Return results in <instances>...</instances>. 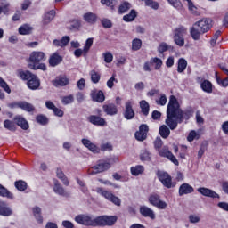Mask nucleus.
<instances>
[{
  "label": "nucleus",
  "instance_id": "obj_1",
  "mask_svg": "<svg viewBox=\"0 0 228 228\" xmlns=\"http://www.w3.org/2000/svg\"><path fill=\"white\" fill-rule=\"evenodd\" d=\"M191 117V110H183L181 103L175 95L169 97V102L167 107L166 124L171 131L177 129L178 124H183L184 120H190Z\"/></svg>",
  "mask_w": 228,
  "mask_h": 228
},
{
  "label": "nucleus",
  "instance_id": "obj_2",
  "mask_svg": "<svg viewBox=\"0 0 228 228\" xmlns=\"http://www.w3.org/2000/svg\"><path fill=\"white\" fill-rule=\"evenodd\" d=\"M75 222L81 225L91 227H104L106 225H115L117 216H101L95 218L88 215H78L75 217Z\"/></svg>",
  "mask_w": 228,
  "mask_h": 228
},
{
  "label": "nucleus",
  "instance_id": "obj_3",
  "mask_svg": "<svg viewBox=\"0 0 228 228\" xmlns=\"http://www.w3.org/2000/svg\"><path fill=\"white\" fill-rule=\"evenodd\" d=\"M28 69L32 70H47V67L41 61H45V53L44 52H32L29 56Z\"/></svg>",
  "mask_w": 228,
  "mask_h": 228
},
{
  "label": "nucleus",
  "instance_id": "obj_4",
  "mask_svg": "<svg viewBox=\"0 0 228 228\" xmlns=\"http://www.w3.org/2000/svg\"><path fill=\"white\" fill-rule=\"evenodd\" d=\"M18 76L23 81H28L27 85L30 90H37L40 86V80L38 77L29 71L18 70Z\"/></svg>",
  "mask_w": 228,
  "mask_h": 228
},
{
  "label": "nucleus",
  "instance_id": "obj_5",
  "mask_svg": "<svg viewBox=\"0 0 228 228\" xmlns=\"http://www.w3.org/2000/svg\"><path fill=\"white\" fill-rule=\"evenodd\" d=\"M115 163V160L112 159H108L106 160H100L97 165L90 167L87 170V174L89 175H95V174H101L102 172H106V170H110L111 168V164Z\"/></svg>",
  "mask_w": 228,
  "mask_h": 228
},
{
  "label": "nucleus",
  "instance_id": "obj_6",
  "mask_svg": "<svg viewBox=\"0 0 228 228\" xmlns=\"http://www.w3.org/2000/svg\"><path fill=\"white\" fill-rule=\"evenodd\" d=\"M157 176L166 188H174L175 186V183L172 182V176L168 173L159 171Z\"/></svg>",
  "mask_w": 228,
  "mask_h": 228
},
{
  "label": "nucleus",
  "instance_id": "obj_7",
  "mask_svg": "<svg viewBox=\"0 0 228 228\" xmlns=\"http://www.w3.org/2000/svg\"><path fill=\"white\" fill-rule=\"evenodd\" d=\"M188 33V30L184 27H179L175 29L174 40L176 45L183 47L184 45V36Z\"/></svg>",
  "mask_w": 228,
  "mask_h": 228
},
{
  "label": "nucleus",
  "instance_id": "obj_8",
  "mask_svg": "<svg viewBox=\"0 0 228 228\" xmlns=\"http://www.w3.org/2000/svg\"><path fill=\"white\" fill-rule=\"evenodd\" d=\"M194 26H196V28H199L200 33H208V31H209V29H211V28L213 27V20H211V19L209 18H204L200 21L196 22Z\"/></svg>",
  "mask_w": 228,
  "mask_h": 228
},
{
  "label": "nucleus",
  "instance_id": "obj_9",
  "mask_svg": "<svg viewBox=\"0 0 228 228\" xmlns=\"http://www.w3.org/2000/svg\"><path fill=\"white\" fill-rule=\"evenodd\" d=\"M159 154L162 158H167L174 165L179 166V160H177V158L172 154L170 151H168V148L167 146L163 147L162 149L159 150Z\"/></svg>",
  "mask_w": 228,
  "mask_h": 228
},
{
  "label": "nucleus",
  "instance_id": "obj_10",
  "mask_svg": "<svg viewBox=\"0 0 228 228\" xmlns=\"http://www.w3.org/2000/svg\"><path fill=\"white\" fill-rule=\"evenodd\" d=\"M133 102L127 101L125 103L123 115L126 120H133L134 118V110L133 109Z\"/></svg>",
  "mask_w": 228,
  "mask_h": 228
},
{
  "label": "nucleus",
  "instance_id": "obj_11",
  "mask_svg": "<svg viewBox=\"0 0 228 228\" xmlns=\"http://www.w3.org/2000/svg\"><path fill=\"white\" fill-rule=\"evenodd\" d=\"M150 204L159 208V209H165L167 208V203L159 200V196L158 194H151L149 198Z\"/></svg>",
  "mask_w": 228,
  "mask_h": 228
},
{
  "label": "nucleus",
  "instance_id": "obj_12",
  "mask_svg": "<svg viewBox=\"0 0 228 228\" xmlns=\"http://www.w3.org/2000/svg\"><path fill=\"white\" fill-rule=\"evenodd\" d=\"M70 81L65 75H60L55 77V79L52 80V84L53 86H56V88H60L61 86H67Z\"/></svg>",
  "mask_w": 228,
  "mask_h": 228
},
{
  "label": "nucleus",
  "instance_id": "obj_13",
  "mask_svg": "<svg viewBox=\"0 0 228 228\" xmlns=\"http://www.w3.org/2000/svg\"><path fill=\"white\" fill-rule=\"evenodd\" d=\"M53 191L57 195H61V197H69L70 193H69L63 186H61V183L56 179L53 180Z\"/></svg>",
  "mask_w": 228,
  "mask_h": 228
},
{
  "label": "nucleus",
  "instance_id": "obj_14",
  "mask_svg": "<svg viewBox=\"0 0 228 228\" xmlns=\"http://www.w3.org/2000/svg\"><path fill=\"white\" fill-rule=\"evenodd\" d=\"M147 133H149V126L141 125L139 131L135 133V138L138 142H143L147 138Z\"/></svg>",
  "mask_w": 228,
  "mask_h": 228
},
{
  "label": "nucleus",
  "instance_id": "obj_15",
  "mask_svg": "<svg viewBox=\"0 0 228 228\" xmlns=\"http://www.w3.org/2000/svg\"><path fill=\"white\" fill-rule=\"evenodd\" d=\"M91 98L95 102H104V101L106 100L104 93L97 89H94L91 92Z\"/></svg>",
  "mask_w": 228,
  "mask_h": 228
},
{
  "label": "nucleus",
  "instance_id": "obj_16",
  "mask_svg": "<svg viewBox=\"0 0 228 228\" xmlns=\"http://www.w3.org/2000/svg\"><path fill=\"white\" fill-rule=\"evenodd\" d=\"M0 215L1 216H12L13 215V210L8 207V204L4 201H0Z\"/></svg>",
  "mask_w": 228,
  "mask_h": 228
},
{
  "label": "nucleus",
  "instance_id": "obj_17",
  "mask_svg": "<svg viewBox=\"0 0 228 228\" xmlns=\"http://www.w3.org/2000/svg\"><path fill=\"white\" fill-rule=\"evenodd\" d=\"M87 120L94 126H106V120L99 116L91 115L87 118Z\"/></svg>",
  "mask_w": 228,
  "mask_h": 228
},
{
  "label": "nucleus",
  "instance_id": "obj_18",
  "mask_svg": "<svg viewBox=\"0 0 228 228\" xmlns=\"http://www.w3.org/2000/svg\"><path fill=\"white\" fill-rule=\"evenodd\" d=\"M102 109L107 115L113 116L118 113V109H117V105H115L114 103L104 104L102 106Z\"/></svg>",
  "mask_w": 228,
  "mask_h": 228
},
{
  "label": "nucleus",
  "instance_id": "obj_19",
  "mask_svg": "<svg viewBox=\"0 0 228 228\" xmlns=\"http://www.w3.org/2000/svg\"><path fill=\"white\" fill-rule=\"evenodd\" d=\"M198 191L199 193H201V195H204V197H211L212 199H218L220 197L213 190L204 187L199 188Z\"/></svg>",
  "mask_w": 228,
  "mask_h": 228
},
{
  "label": "nucleus",
  "instance_id": "obj_20",
  "mask_svg": "<svg viewBox=\"0 0 228 228\" xmlns=\"http://www.w3.org/2000/svg\"><path fill=\"white\" fill-rule=\"evenodd\" d=\"M14 122L17 124V126H19V127H21V129H24L25 131L29 129V124H28L26 118L20 115L14 118Z\"/></svg>",
  "mask_w": 228,
  "mask_h": 228
},
{
  "label": "nucleus",
  "instance_id": "obj_21",
  "mask_svg": "<svg viewBox=\"0 0 228 228\" xmlns=\"http://www.w3.org/2000/svg\"><path fill=\"white\" fill-rule=\"evenodd\" d=\"M63 61V57L58 53V52H55L53 55L50 56L49 63L51 67H56V65H60Z\"/></svg>",
  "mask_w": 228,
  "mask_h": 228
},
{
  "label": "nucleus",
  "instance_id": "obj_22",
  "mask_svg": "<svg viewBox=\"0 0 228 228\" xmlns=\"http://www.w3.org/2000/svg\"><path fill=\"white\" fill-rule=\"evenodd\" d=\"M82 143L85 147H86V149L91 151V152H94V154L99 153V151H100L99 147H97V145L93 143L92 141L88 139H82Z\"/></svg>",
  "mask_w": 228,
  "mask_h": 228
},
{
  "label": "nucleus",
  "instance_id": "obj_23",
  "mask_svg": "<svg viewBox=\"0 0 228 228\" xmlns=\"http://www.w3.org/2000/svg\"><path fill=\"white\" fill-rule=\"evenodd\" d=\"M140 213L142 216L151 218V220H154L156 218V215H154V211L149 208V207H146V206L141 207Z\"/></svg>",
  "mask_w": 228,
  "mask_h": 228
},
{
  "label": "nucleus",
  "instance_id": "obj_24",
  "mask_svg": "<svg viewBox=\"0 0 228 228\" xmlns=\"http://www.w3.org/2000/svg\"><path fill=\"white\" fill-rule=\"evenodd\" d=\"M194 189L188 183H183L179 188V195L183 197V195H188L189 193H193Z\"/></svg>",
  "mask_w": 228,
  "mask_h": 228
},
{
  "label": "nucleus",
  "instance_id": "obj_25",
  "mask_svg": "<svg viewBox=\"0 0 228 228\" xmlns=\"http://www.w3.org/2000/svg\"><path fill=\"white\" fill-rule=\"evenodd\" d=\"M70 42V37L69 36L63 37L61 40H53V45L55 47H65Z\"/></svg>",
  "mask_w": 228,
  "mask_h": 228
},
{
  "label": "nucleus",
  "instance_id": "obj_26",
  "mask_svg": "<svg viewBox=\"0 0 228 228\" xmlns=\"http://www.w3.org/2000/svg\"><path fill=\"white\" fill-rule=\"evenodd\" d=\"M0 197H5L6 199L12 200L13 193L10 192L8 189H6L4 186L0 184Z\"/></svg>",
  "mask_w": 228,
  "mask_h": 228
},
{
  "label": "nucleus",
  "instance_id": "obj_27",
  "mask_svg": "<svg viewBox=\"0 0 228 228\" xmlns=\"http://www.w3.org/2000/svg\"><path fill=\"white\" fill-rule=\"evenodd\" d=\"M56 174H57L58 179H61L64 186H69V184H70V183L69 182V178H67V176L65 175L63 171H61V169L58 168L56 171Z\"/></svg>",
  "mask_w": 228,
  "mask_h": 228
},
{
  "label": "nucleus",
  "instance_id": "obj_28",
  "mask_svg": "<svg viewBox=\"0 0 228 228\" xmlns=\"http://www.w3.org/2000/svg\"><path fill=\"white\" fill-rule=\"evenodd\" d=\"M201 89L203 92H207V94H211L213 92V85L209 80H204L201 85Z\"/></svg>",
  "mask_w": 228,
  "mask_h": 228
},
{
  "label": "nucleus",
  "instance_id": "obj_29",
  "mask_svg": "<svg viewBox=\"0 0 228 228\" xmlns=\"http://www.w3.org/2000/svg\"><path fill=\"white\" fill-rule=\"evenodd\" d=\"M186 67H188V61L184 59L181 58L178 60L177 72L179 74H183L184 70H186Z\"/></svg>",
  "mask_w": 228,
  "mask_h": 228
},
{
  "label": "nucleus",
  "instance_id": "obj_30",
  "mask_svg": "<svg viewBox=\"0 0 228 228\" xmlns=\"http://www.w3.org/2000/svg\"><path fill=\"white\" fill-rule=\"evenodd\" d=\"M20 108L24 111H28V112L35 111V106H33V104L28 102H20Z\"/></svg>",
  "mask_w": 228,
  "mask_h": 228
},
{
  "label": "nucleus",
  "instance_id": "obj_31",
  "mask_svg": "<svg viewBox=\"0 0 228 228\" xmlns=\"http://www.w3.org/2000/svg\"><path fill=\"white\" fill-rule=\"evenodd\" d=\"M190 34H191V37L193 38V40H200V35H202V32H200V30L197 29L196 26H193L190 29Z\"/></svg>",
  "mask_w": 228,
  "mask_h": 228
},
{
  "label": "nucleus",
  "instance_id": "obj_32",
  "mask_svg": "<svg viewBox=\"0 0 228 228\" xmlns=\"http://www.w3.org/2000/svg\"><path fill=\"white\" fill-rule=\"evenodd\" d=\"M54 15H56V12L54 10H51L46 12L43 20L44 24H49V22L54 19Z\"/></svg>",
  "mask_w": 228,
  "mask_h": 228
},
{
  "label": "nucleus",
  "instance_id": "obj_33",
  "mask_svg": "<svg viewBox=\"0 0 228 228\" xmlns=\"http://www.w3.org/2000/svg\"><path fill=\"white\" fill-rule=\"evenodd\" d=\"M159 133L161 137L168 138V136H170V128H168V126H167L166 125H162L159 127Z\"/></svg>",
  "mask_w": 228,
  "mask_h": 228
},
{
  "label": "nucleus",
  "instance_id": "obj_34",
  "mask_svg": "<svg viewBox=\"0 0 228 228\" xmlns=\"http://www.w3.org/2000/svg\"><path fill=\"white\" fill-rule=\"evenodd\" d=\"M84 20H86V22H88L89 24H94L95 23V20H97V15L92 12H87L84 15Z\"/></svg>",
  "mask_w": 228,
  "mask_h": 228
},
{
  "label": "nucleus",
  "instance_id": "obj_35",
  "mask_svg": "<svg viewBox=\"0 0 228 228\" xmlns=\"http://www.w3.org/2000/svg\"><path fill=\"white\" fill-rule=\"evenodd\" d=\"M33 31V28L28 24L22 25L19 28L20 35H29Z\"/></svg>",
  "mask_w": 228,
  "mask_h": 228
},
{
  "label": "nucleus",
  "instance_id": "obj_36",
  "mask_svg": "<svg viewBox=\"0 0 228 228\" xmlns=\"http://www.w3.org/2000/svg\"><path fill=\"white\" fill-rule=\"evenodd\" d=\"M4 127H5V129H8V131H17V125H15V122L8 119L4 121Z\"/></svg>",
  "mask_w": 228,
  "mask_h": 228
},
{
  "label": "nucleus",
  "instance_id": "obj_37",
  "mask_svg": "<svg viewBox=\"0 0 228 228\" xmlns=\"http://www.w3.org/2000/svg\"><path fill=\"white\" fill-rule=\"evenodd\" d=\"M41 213H42V209L40 208L36 207L33 208L34 216H35L36 220L38 222V224H42L44 222Z\"/></svg>",
  "mask_w": 228,
  "mask_h": 228
},
{
  "label": "nucleus",
  "instance_id": "obj_38",
  "mask_svg": "<svg viewBox=\"0 0 228 228\" xmlns=\"http://www.w3.org/2000/svg\"><path fill=\"white\" fill-rule=\"evenodd\" d=\"M14 186L19 191H25L28 189V183L22 180L16 181Z\"/></svg>",
  "mask_w": 228,
  "mask_h": 228
},
{
  "label": "nucleus",
  "instance_id": "obj_39",
  "mask_svg": "<svg viewBox=\"0 0 228 228\" xmlns=\"http://www.w3.org/2000/svg\"><path fill=\"white\" fill-rule=\"evenodd\" d=\"M167 101V95L165 94H159V97L155 100L158 106H165Z\"/></svg>",
  "mask_w": 228,
  "mask_h": 228
},
{
  "label": "nucleus",
  "instance_id": "obj_40",
  "mask_svg": "<svg viewBox=\"0 0 228 228\" xmlns=\"http://www.w3.org/2000/svg\"><path fill=\"white\" fill-rule=\"evenodd\" d=\"M136 11L131 10L130 13L123 17V20H125V22H133V20L136 19Z\"/></svg>",
  "mask_w": 228,
  "mask_h": 228
},
{
  "label": "nucleus",
  "instance_id": "obj_41",
  "mask_svg": "<svg viewBox=\"0 0 228 228\" xmlns=\"http://www.w3.org/2000/svg\"><path fill=\"white\" fill-rule=\"evenodd\" d=\"M97 193H100L102 197L107 199V200H110L111 197H113V194L108 191H105L102 188L96 189Z\"/></svg>",
  "mask_w": 228,
  "mask_h": 228
},
{
  "label": "nucleus",
  "instance_id": "obj_42",
  "mask_svg": "<svg viewBox=\"0 0 228 228\" xmlns=\"http://www.w3.org/2000/svg\"><path fill=\"white\" fill-rule=\"evenodd\" d=\"M90 76H91V80L93 83L97 84V83H99V81H101V73H99L95 70H92L90 72Z\"/></svg>",
  "mask_w": 228,
  "mask_h": 228
},
{
  "label": "nucleus",
  "instance_id": "obj_43",
  "mask_svg": "<svg viewBox=\"0 0 228 228\" xmlns=\"http://www.w3.org/2000/svg\"><path fill=\"white\" fill-rule=\"evenodd\" d=\"M143 166H135L131 167L132 175H140V174H143Z\"/></svg>",
  "mask_w": 228,
  "mask_h": 228
},
{
  "label": "nucleus",
  "instance_id": "obj_44",
  "mask_svg": "<svg viewBox=\"0 0 228 228\" xmlns=\"http://www.w3.org/2000/svg\"><path fill=\"white\" fill-rule=\"evenodd\" d=\"M200 138V132H195V130H192L190 132L187 140L188 142H193V140H199Z\"/></svg>",
  "mask_w": 228,
  "mask_h": 228
},
{
  "label": "nucleus",
  "instance_id": "obj_45",
  "mask_svg": "<svg viewBox=\"0 0 228 228\" xmlns=\"http://www.w3.org/2000/svg\"><path fill=\"white\" fill-rule=\"evenodd\" d=\"M151 61L155 65V70H159L163 66V61L158 57L151 58Z\"/></svg>",
  "mask_w": 228,
  "mask_h": 228
},
{
  "label": "nucleus",
  "instance_id": "obj_46",
  "mask_svg": "<svg viewBox=\"0 0 228 228\" xmlns=\"http://www.w3.org/2000/svg\"><path fill=\"white\" fill-rule=\"evenodd\" d=\"M128 10H131V4L128 2H124L119 5L118 12L126 13Z\"/></svg>",
  "mask_w": 228,
  "mask_h": 228
},
{
  "label": "nucleus",
  "instance_id": "obj_47",
  "mask_svg": "<svg viewBox=\"0 0 228 228\" xmlns=\"http://www.w3.org/2000/svg\"><path fill=\"white\" fill-rule=\"evenodd\" d=\"M140 108L143 115H149V103L145 100L141 101Z\"/></svg>",
  "mask_w": 228,
  "mask_h": 228
},
{
  "label": "nucleus",
  "instance_id": "obj_48",
  "mask_svg": "<svg viewBox=\"0 0 228 228\" xmlns=\"http://www.w3.org/2000/svg\"><path fill=\"white\" fill-rule=\"evenodd\" d=\"M171 6L176 8V10H183V4L181 0H167Z\"/></svg>",
  "mask_w": 228,
  "mask_h": 228
},
{
  "label": "nucleus",
  "instance_id": "obj_49",
  "mask_svg": "<svg viewBox=\"0 0 228 228\" xmlns=\"http://www.w3.org/2000/svg\"><path fill=\"white\" fill-rule=\"evenodd\" d=\"M36 120H37V124H41L42 126H45V124H47V122H49L47 118L44 115L37 116Z\"/></svg>",
  "mask_w": 228,
  "mask_h": 228
},
{
  "label": "nucleus",
  "instance_id": "obj_50",
  "mask_svg": "<svg viewBox=\"0 0 228 228\" xmlns=\"http://www.w3.org/2000/svg\"><path fill=\"white\" fill-rule=\"evenodd\" d=\"M0 86L7 94H11L12 93V89H10V86H8V84L2 77H0Z\"/></svg>",
  "mask_w": 228,
  "mask_h": 228
},
{
  "label": "nucleus",
  "instance_id": "obj_51",
  "mask_svg": "<svg viewBox=\"0 0 228 228\" xmlns=\"http://www.w3.org/2000/svg\"><path fill=\"white\" fill-rule=\"evenodd\" d=\"M92 45H94V38L91 37L86 40V45L84 46L85 54H86V53L90 51V47H92Z\"/></svg>",
  "mask_w": 228,
  "mask_h": 228
},
{
  "label": "nucleus",
  "instance_id": "obj_52",
  "mask_svg": "<svg viewBox=\"0 0 228 228\" xmlns=\"http://www.w3.org/2000/svg\"><path fill=\"white\" fill-rule=\"evenodd\" d=\"M142 47V40L134 39L132 42V49L133 51H138Z\"/></svg>",
  "mask_w": 228,
  "mask_h": 228
},
{
  "label": "nucleus",
  "instance_id": "obj_53",
  "mask_svg": "<svg viewBox=\"0 0 228 228\" xmlns=\"http://www.w3.org/2000/svg\"><path fill=\"white\" fill-rule=\"evenodd\" d=\"M145 4L146 6H150L153 10H158V8H159V4L153 0H145Z\"/></svg>",
  "mask_w": 228,
  "mask_h": 228
},
{
  "label": "nucleus",
  "instance_id": "obj_54",
  "mask_svg": "<svg viewBox=\"0 0 228 228\" xmlns=\"http://www.w3.org/2000/svg\"><path fill=\"white\" fill-rule=\"evenodd\" d=\"M170 49V45H168L167 43H160L159 45L158 51L159 53H167Z\"/></svg>",
  "mask_w": 228,
  "mask_h": 228
},
{
  "label": "nucleus",
  "instance_id": "obj_55",
  "mask_svg": "<svg viewBox=\"0 0 228 228\" xmlns=\"http://www.w3.org/2000/svg\"><path fill=\"white\" fill-rule=\"evenodd\" d=\"M183 1L187 2L188 9L190 10V12H191V13H197V6L193 4V2L191 0H183Z\"/></svg>",
  "mask_w": 228,
  "mask_h": 228
},
{
  "label": "nucleus",
  "instance_id": "obj_56",
  "mask_svg": "<svg viewBox=\"0 0 228 228\" xmlns=\"http://www.w3.org/2000/svg\"><path fill=\"white\" fill-rule=\"evenodd\" d=\"M216 77L217 79V83L222 85L224 88L228 86V77L224 78L223 80L218 77V72H216Z\"/></svg>",
  "mask_w": 228,
  "mask_h": 228
},
{
  "label": "nucleus",
  "instance_id": "obj_57",
  "mask_svg": "<svg viewBox=\"0 0 228 228\" xmlns=\"http://www.w3.org/2000/svg\"><path fill=\"white\" fill-rule=\"evenodd\" d=\"M103 58L106 63H111V61H113V54L110 52L103 53Z\"/></svg>",
  "mask_w": 228,
  "mask_h": 228
},
{
  "label": "nucleus",
  "instance_id": "obj_58",
  "mask_svg": "<svg viewBox=\"0 0 228 228\" xmlns=\"http://www.w3.org/2000/svg\"><path fill=\"white\" fill-rule=\"evenodd\" d=\"M61 101L64 104H71V102H74V95L64 96Z\"/></svg>",
  "mask_w": 228,
  "mask_h": 228
},
{
  "label": "nucleus",
  "instance_id": "obj_59",
  "mask_svg": "<svg viewBox=\"0 0 228 228\" xmlns=\"http://www.w3.org/2000/svg\"><path fill=\"white\" fill-rule=\"evenodd\" d=\"M115 83H118V80L115 78V75H113L108 81H107V86L108 88H113Z\"/></svg>",
  "mask_w": 228,
  "mask_h": 228
},
{
  "label": "nucleus",
  "instance_id": "obj_60",
  "mask_svg": "<svg viewBox=\"0 0 228 228\" xmlns=\"http://www.w3.org/2000/svg\"><path fill=\"white\" fill-rule=\"evenodd\" d=\"M141 160L142 161H151V153H149L148 151H143L141 154Z\"/></svg>",
  "mask_w": 228,
  "mask_h": 228
},
{
  "label": "nucleus",
  "instance_id": "obj_61",
  "mask_svg": "<svg viewBox=\"0 0 228 228\" xmlns=\"http://www.w3.org/2000/svg\"><path fill=\"white\" fill-rule=\"evenodd\" d=\"M154 147L159 151L161 150V147H163V141H161L159 138H157L154 142Z\"/></svg>",
  "mask_w": 228,
  "mask_h": 228
},
{
  "label": "nucleus",
  "instance_id": "obj_62",
  "mask_svg": "<svg viewBox=\"0 0 228 228\" xmlns=\"http://www.w3.org/2000/svg\"><path fill=\"white\" fill-rule=\"evenodd\" d=\"M102 24L103 28H111V20H110L108 19H103L102 20Z\"/></svg>",
  "mask_w": 228,
  "mask_h": 228
},
{
  "label": "nucleus",
  "instance_id": "obj_63",
  "mask_svg": "<svg viewBox=\"0 0 228 228\" xmlns=\"http://www.w3.org/2000/svg\"><path fill=\"white\" fill-rule=\"evenodd\" d=\"M218 208H220L221 209H224V211H228V203L219 202Z\"/></svg>",
  "mask_w": 228,
  "mask_h": 228
},
{
  "label": "nucleus",
  "instance_id": "obj_64",
  "mask_svg": "<svg viewBox=\"0 0 228 228\" xmlns=\"http://www.w3.org/2000/svg\"><path fill=\"white\" fill-rule=\"evenodd\" d=\"M222 129L224 134H228V121L223 123Z\"/></svg>",
  "mask_w": 228,
  "mask_h": 228
}]
</instances>
